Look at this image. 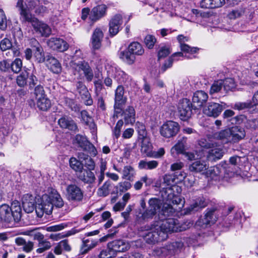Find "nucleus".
I'll use <instances>...</instances> for the list:
<instances>
[{
    "mask_svg": "<svg viewBox=\"0 0 258 258\" xmlns=\"http://www.w3.org/2000/svg\"><path fill=\"white\" fill-rule=\"evenodd\" d=\"M98 244V241L97 239L83 238L80 249V253L82 254L87 253L89 251L95 248Z\"/></svg>",
    "mask_w": 258,
    "mask_h": 258,
    "instance_id": "19",
    "label": "nucleus"
},
{
    "mask_svg": "<svg viewBox=\"0 0 258 258\" xmlns=\"http://www.w3.org/2000/svg\"><path fill=\"white\" fill-rule=\"evenodd\" d=\"M12 214L14 220L18 222L22 217V209L20 203L18 201H14L12 203L11 207Z\"/></svg>",
    "mask_w": 258,
    "mask_h": 258,
    "instance_id": "31",
    "label": "nucleus"
},
{
    "mask_svg": "<svg viewBox=\"0 0 258 258\" xmlns=\"http://www.w3.org/2000/svg\"><path fill=\"white\" fill-rule=\"evenodd\" d=\"M33 94L36 99H38L39 98H42L46 96L43 87L40 85H38L35 87L33 91Z\"/></svg>",
    "mask_w": 258,
    "mask_h": 258,
    "instance_id": "57",
    "label": "nucleus"
},
{
    "mask_svg": "<svg viewBox=\"0 0 258 258\" xmlns=\"http://www.w3.org/2000/svg\"><path fill=\"white\" fill-rule=\"evenodd\" d=\"M142 140L141 150L148 156L149 155L152 149V145L150 142L149 139L147 137L141 138Z\"/></svg>",
    "mask_w": 258,
    "mask_h": 258,
    "instance_id": "45",
    "label": "nucleus"
},
{
    "mask_svg": "<svg viewBox=\"0 0 258 258\" xmlns=\"http://www.w3.org/2000/svg\"><path fill=\"white\" fill-rule=\"evenodd\" d=\"M131 187V183L128 181H125L118 183L116 188L120 192H124L130 189Z\"/></svg>",
    "mask_w": 258,
    "mask_h": 258,
    "instance_id": "63",
    "label": "nucleus"
},
{
    "mask_svg": "<svg viewBox=\"0 0 258 258\" xmlns=\"http://www.w3.org/2000/svg\"><path fill=\"white\" fill-rule=\"evenodd\" d=\"M80 159H83L84 160V165L87 168V170H93L95 168V164L93 160L88 155L84 154H80Z\"/></svg>",
    "mask_w": 258,
    "mask_h": 258,
    "instance_id": "47",
    "label": "nucleus"
},
{
    "mask_svg": "<svg viewBox=\"0 0 258 258\" xmlns=\"http://www.w3.org/2000/svg\"><path fill=\"white\" fill-rule=\"evenodd\" d=\"M136 112L133 106H128L124 111V118L127 123L133 124L135 121Z\"/></svg>",
    "mask_w": 258,
    "mask_h": 258,
    "instance_id": "38",
    "label": "nucleus"
},
{
    "mask_svg": "<svg viewBox=\"0 0 258 258\" xmlns=\"http://www.w3.org/2000/svg\"><path fill=\"white\" fill-rule=\"evenodd\" d=\"M46 64L53 73L59 74L61 73L62 69L61 64L54 57L48 55L46 59Z\"/></svg>",
    "mask_w": 258,
    "mask_h": 258,
    "instance_id": "22",
    "label": "nucleus"
},
{
    "mask_svg": "<svg viewBox=\"0 0 258 258\" xmlns=\"http://www.w3.org/2000/svg\"><path fill=\"white\" fill-rule=\"evenodd\" d=\"M37 246L38 248L36 249V251L37 253H42L44 251L49 249L51 247V244L47 239H43V240L38 242Z\"/></svg>",
    "mask_w": 258,
    "mask_h": 258,
    "instance_id": "46",
    "label": "nucleus"
},
{
    "mask_svg": "<svg viewBox=\"0 0 258 258\" xmlns=\"http://www.w3.org/2000/svg\"><path fill=\"white\" fill-rule=\"evenodd\" d=\"M22 234L33 237L38 242L44 239V236L38 231V228L27 229L21 233Z\"/></svg>",
    "mask_w": 258,
    "mask_h": 258,
    "instance_id": "33",
    "label": "nucleus"
},
{
    "mask_svg": "<svg viewBox=\"0 0 258 258\" xmlns=\"http://www.w3.org/2000/svg\"><path fill=\"white\" fill-rule=\"evenodd\" d=\"M223 85L224 83L222 80L215 81L211 86L209 92L210 94L213 95L220 92L222 87H223Z\"/></svg>",
    "mask_w": 258,
    "mask_h": 258,
    "instance_id": "53",
    "label": "nucleus"
},
{
    "mask_svg": "<svg viewBox=\"0 0 258 258\" xmlns=\"http://www.w3.org/2000/svg\"><path fill=\"white\" fill-rule=\"evenodd\" d=\"M178 57H184L186 58H189V57L186 55H184L181 52H177L174 53L170 57L168 58L166 61H165L163 66L161 67V70L163 72H165L167 69L171 67L174 61H177L179 60L177 58Z\"/></svg>",
    "mask_w": 258,
    "mask_h": 258,
    "instance_id": "30",
    "label": "nucleus"
},
{
    "mask_svg": "<svg viewBox=\"0 0 258 258\" xmlns=\"http://www.w3.org/2000/svg\"><path fill=\"white\" fill-rule=\"evenodd\" d=\"M223 172L222 163L218 166L211 167L207 172L206 174L212 179L218 180Z\"/></svg>",
    "mask_w": 258,
    "mask_h": 258,
    "instance_id": "35",
    "label": "nucleus"
},
{
    "mask_svg": "<svg viewBox=\"0 0 258 258\" xmlns=\"http://www.w3.org/2000/svg\"><path fill=\"white\" fill-rule=\"evenodd\" d=\"M157 42V39L153 35L148 34L144 39V42L149 49H152Z\"/></svg>",
    "mask_w": 258,
    "mask_h": 258,
    "instance_id": "58",
    "label": "nucleus"
},
{
    "mask_svg": "<svg viewBox=\"0 0 258 258\" xmlns=\"http://www.w3.org/2000/svg\"><path fill=\"white\" fill-rule=\"evenodd\" d=\"M225 0H202L200 6L204 9H216L221 7Z\"/></svg>",
    "mask_w": 258,
    "mask_h": 258,
    "instance_id": "28",
    "label": "nucleus"
},
{
    "mask_svg": "<svg viewBox=\"0 0 258 258\" xmlns=\"http://www.w3.org/2000/svg\"><path fill=\"white\" fill-rule=\"evenodd\" d=\"M179 125L173 121H167L162 124L160 128V133L162 136L169 138L177 135L179 131Z\"/></svg>",
    "mask_w": 258,
    "mask_h": 258,
    "instance_id": "7",
    "label": "nucleus"
},
{
    "mask_svg": "<svg viewBox=\"0 0 258 258\" xmlns=\"http://www.w3.org/2000/svg\"><path fill=\"white\" fill-rule=\"evenodd\" d=\"M22 202L24 210L26 213H31L35 209L36 213L39 218H41L44 214H51L53 206L61 208L64 205L60 195L55 189H51L49 195H43L37 205H36L35 197L30 194L24 195Z\"/></svg>",
    "mask_w": 258,
    "mask_h": 258,
    "instance_id": "1",
    "label": "nucleus"
},
{
    "mask_svg": "<svg viewBox=\"0 0 258 258\" xmlns=\"http://www.w3.org/2000/svg\"><path fill=\"white\" fill-rule=\"evenodd\" d=\"M231 143H236L245 137V131L243 127L234 126L230 128Z\"/></svg>",
    "mask_w": 258,
    "mask_h": 258,
    "instance_id": "18",
    "label": "nucleus"
},
{
    "mask_svg": "<svg viewBox=\"0 0 258 258\" xmlns=\"http://www.w3.org/2000/svg\"><path fill=\"white\" fill-rule=\"evenodd\" d=\"M71 66L75 75L78 74L81 76L83 74L88 81L90 82L92 80L94 76L93 72L87 62L85 60L80 61L78 62L72 61Z\"/></svg>",
    "mask_w": 258,
    "mask_h": 258,
    "instance_id": "5",
    "label": "nucleus"
},
{
    "mask_svg": "<svg viewBox=\"0 0 258 258\" xmlns=\"http://www.w3.org/2000/svg\"><path fill=\"white\" fill-rule=\"evenodd\" d=\"M163 200L165 201L164 203H163L160 199L157 198H152L150 199L148 202V207L146 210L143 211L140 210L137 215V220L138 222L144 223L152 220L157 213L159 212L162 206L163 208L164 204L166 203L165 200L163 199ZM173 208L174 212L169 214V215L165 214L162 208V211L163 214L167 216L172 215L175 212V210H177L175 208L173 207Z\"/></svg>",
    "mask_w": 258,
    "mask_h": 258,
    "instance_id": "4",
    "label": "nucleus"
},
{
    "mask_svg": "<svg viewBox=\"0 0 258 258\" xmlns=\"http://www.w3.org/2000/svg\"><path fill=\"white\" fill-rule=\"evenodd\" d=\"M226 107V104L222 103L221 104L211 102L204 109V113L209 116L216 117L221 113L222 111Z\"/></svg>",
    "mask_w": 258,
    "mask_h": 258,
    "instance_id": "10",
    "label": "nucleus"
},
{
    "mask_svg": "<svg viewBox=\"0 0 258 258\" xmlns=\"http://www.w3.org/2000/svg\"><path fill=\"white\" fill-rule=\"evenodd\" d=\"M128 49L135 55H142L144 53V49L142 45L138 42L131 43L128 47Z\"/></svg>",
    "mask_w": 258,
    "mask_h": 258,
    "instance_id": "39",
    "label": "nucleus"
},
{
    "mask_svg": "<svg viewBox=\"0 0 258 258\" xmlns=\"http://www.w3.org/2000/svg\"><path fill=\"white\" fill-rule=\"evenodd\" d=\"M70 165L73 170L79 173L83 169V164L74 157L70 158Z\"/></svg>",
    "mask_w": 258,
    "mask_h": 258,
    "instance_id": "52",
    "label": "nucleus"
},
{
    "mask_svg": "<svg viewBox=\"0 0 258 258\" xmlns=\"http://www.w3.org/2000/svg\"><path fill=\"white\" fill-rule=\"evenodd\" d=\"M233 108L238 110L245 109H252V110H256L251 101H247L245 102H237L234 104Z\"/></svg>",
    "mask_w": 258,
    "mask_h": 258,
    "instance_id": "49",
    "label": "nucleus"
},
{
    "mask_svg": "<svg viewBox=\"0 0 258 258\" xmlns=\"http://www.w3.org/2000/svg\"><path fill=\"white\" fill-rule=\"evenodd\" d=\"M58 123L61 128H67L73 131L78 130V127L75 121L71 118L63 117L60 118Z\"/></svg>",
    "mask_w": 258,
    "mask_h": 258,
    "instance_id": "26",
    "label": "nucleus"
},
{
    "mask_svg": "<svg viewBox=\"0 0 258 258\" xmlns=\"http://www.w3.org/2000/svg\"><path fill=\"white\" fill-rule=\"evenodd\" d=\"M208 169V165L205 161H196L189 166L190 171L196 173H202V174H204L205 171Z\"/></svg>",
    "mask_w": 258,
    "mask_h": 258,
    "instance_id": "29",
    "label": "nucleus"
},
{
    "mask_svg": "<svg viewBox=\"0 0 258 258\" xmlns=\"http://www.w3.org/2000/svg\"><path fill=\"white\" fill-rule=\"evenodd\" d=\"M124 90L123 86L119 85L117 87L115 92V103L114 108L115 109H120L122 107L126 101V97H124Z\"/></svg>",
    "mask_w": 258,
    "mask_h": 258,
    "instance_id": "16",
    "label": "nucleus"
},
{
    "mask_svg": "<svg viewBox=\"0 0 258 258\" xmlns=\"http://www.w3.org/2000/svg\"><path fill=\"white\" fill-rule=\"evenodd\" d=\"M193 222L186 221L181 226L178 220L174 218H168L165 220L156 222L152 224L149 230L147 231L143 238L149 244H154L156 242L163 241L167 238L168 233L177 232L190 228Z\"/></svg>",
    "mask_w": 258,
    "mask_h": 258,
    "instance_id": "2",
    "label": "nucleus"
},
{
    "mask_svg": "<svg viewBox=\"0 0 258 258\" xmlns=\"http://www.w3.org/2000/svg\"><path fill=\"white\" fill-rule=\"evenodd\" d=\"M112 185V182L110 180L106 181L103 185L100 187L97 191L99 197H105L109 195Z\"/></svg>",
    "mask_w": 258,
    "mask_h": 258,
    "instance_id": "37",
    "label": "nucleus"
},
{
    "mask_svg": "<svg viewBox=\"0 0 258 258\" xmlns=\"http://www.w3.org/2000/svg\"><path fill=\"white\" fill-rule=\"evenodd\" d=\"M36 104L37 107L42 111H46L51 107L50 100L46 96L36 99Z\"/></svg>",
    "mask_w": 258,
    "mask_h": 258,
    "instance_id": "40",
    "label": "nucleus"
},
{
    "mask_svg": "<svg viewBox=\"0 0 258 258\" xmlns=\"http://www.w3.org/2000/svg\"><path fill=\"white\" fill-rule=\"evenodd\" d=\"M198 145L205 149H211L217 146V143L213 142L210 138H202L198 141Z\"/></svg>",
    "mask_w": 258,
    "mask_h": 258,
    "instance_id": "44",
    "label": "nucleus"
},
{
    "mask_svg": "<svg viewBox=\"0 0 258 258\" xmlns=\"http://www.w3.org/2000/svg\"><path fill=\"white\" fill-rule=\"evenodd\" d=\"M208 94L203 91L196 92L192 97L194 109L200 108L207 101Z\"/></svg>",
    "mask_w": 258,
    "mask_h": 258,
    "instance_id": "17",
    "label": "nucleus"
},
{
    "mask_svg": "<svg viewBox=\"0 0 258 258\" xmlns=\"http://www.w3.org/2000/svg\"><path fill=\"white\" fill-rule=\"evenodd\" d=\"M7 28V19L4 11L0 9V29L4 31Z\"/></svg>",
    "mask_w": 258,
    "mask_h": 258,
    "instance_id": "62",
    "label": "nucleus"
},
{
    "mask_svg": "<svg viewBox=\"0 0 258 258\" xmlns=\"http://www.w3.org/2000/svg\"><path fill=\"white\" fill-rule=\"evenodd\" d=\"M15 243L18 246H23V250L27 253L31 252L33 249L34 243L32 241H26L22 237H17L15 238Z\"/></svg>",
    "mask_w": 258,
    "mask_h": 258,
    "instance_id": "32",
    "label": "nucleus"
},
{
    "mask_svg": "<svg viewBox=\"0 0 258 258\" xmlns=\"http://www.w3.org/2000/svg\"><path fill=\"white\" fill-rule=\"evenodd\" d=\"M34 55L38 62H43L45 60L44 53L42 46L35 49Z\"/></svg>",
    "mask_w": 258,
    "mask_h": 258,
    "instance_id": "56",
    "label": "nucleus"
},
{
    "mask_svg": "<svg viewBox=\"0 0 258 258\" xmlns=\"http://www.w3.org/2000/svg\"><path fill=\"white\" fill-rule=\"evenodd\" d=\"M12 47V42L8 38H5L0 42V49L4 51L10 49Z\"/></svg>",
    "mask_w": 258,
    "mask_h": 258,
    "instance_id": "60",
    "label": "nucleus"
},
{
    "mask_svg": "<svg viewBox=\"0 0 258 258\" xmlns=\"http://www.w3.org/2000/svg\"><path fill=\"white\" fill-rule=\"evenodd\" d=\"M115 255L110 248L108 247V249L102 250L99 255V258H111L114 256Z\"/></svg>",
    "mask_w": 258,
    "mask_h": 258,
    "instance_id": "64",
    "label": "nucleus"
},
{
    "mask_svg": "<svg viewBox=\"0 0 258 258\" xmlns=\"http://www.w3.org/2000/svg\"><path fill=\"white\" fill-rule=\"evenodd\" d=\"M28 78V73L27 72H22L17 77L16 82L20 87H24L27 84V79Z\"/></svg>",
    "mask_w": 258,
    "mask_h": 258,
    "instance_id": "55",
    "label": "nucleus"
},
{
    "mask_svg": "<svg viewBox=\"0 0 258 258\" xmlns=\"http://www.w3.org/2000/svg\"><path fill=\"white\" fill-rule=\"evenodd\" d=\"M213 139L220 140L223 144L231 143L230 128L214 133Z\"/></svg>",
    "mask_w": 258,
    "mask_h": 258,
    "instance_id": "24",
    "label": "nucleus"
},
{
    "mask_svg": "<svg viewBox=\"0 0 258 258\" xmlns=\"http://www.w3.org/2000/svg\"><path fill=\"white\" fill-rule=\"evenodd\" d=\"M122 24V17L120 14L114 15L109 22V31L111 35H116L119 31V28Z\"/></svg>",
    "mask_w": 258,
    "mask_h": 258,
    "instance_id": "15",
    "label": "nucleus"
},
{
    "mask_svg": "<svg viewBox=\"0 0 258 258\" xmlns=\"http://www.w3.org/2000/svg\"><path fill=\"white\" fill-rule=\"evenodd\" d=\"M0 219L2 221L10 223L13 219L11 209L7 204H3L0 206Z\"/></svg>",
    "mask_w": 258,
    "mask_h": 258,
    "instance_id": "23",
    "label": "nucleus"
},
{
    "mask_svg": "<svg viewBox=\"0 0 258 258\" xmlns=\"http://www.w3.org/2000/svg\"><path fill=\"white\" fill-rule=\"evenodd\" d=\"M209 151L208 158L209 160L220 159L223 156V150L220 148H213Z\"/></svg>",
    "mask_w": 258,
    "mask_h": 258,
    "instance_id": "43",
    "label": "nucleus"
},
{
    "mask_svg": "<svg viewBox=\"0 0 258 258\" xmlns=\"http://www.w3.org/2000/svg\"><path fill=\"white\" fill-rule=\"evenodd\" d=\"M75 142L84 150L87 151L92 149V151H93L95 149L94 146L87 140L86 137L80 134L76 136Z\"/></svg>",
    "mask_w": 258,
    "mask_h": 258,
    "instance_id": "25",
    "label": "nucleus"
},
{
    "mask_svg": "<svg viewBox=\"0 0 258 258\" xmlns=\"http://www.w3.org/2000/svg\"><path fill=\"white\" fill-rule=\"evenodd\" d=\"M163 180L165 184L170 186L166 188L161 193L163 199L166 201V203L163 205V210L165 214L169 215V214L174 212V208L172 205H181V207H179V209H180L183 207L184 201L182 203L181 196L173 193L175 189L177 191L178 189L180 190H181L177 186L174 185L177 182L174 175L166 174L164 176Z\"/></svg>",
    "mask_w": 258,
    "mask_h": 258,
    "instance_id": "3",
    "label": "nucleus"
},
{
    "mask_svg": "<svg viewBox=\"0 0 258 258\" xmlns=\"http://www.w3.org/2000/svg\"><path fill=\"white\" fill-rule=\"evenodd\" d=\"M22 64V60L19 58H17L10 63V69L13 73L18 74L21 71Z\"/></svg>",
    "mask_w": 258,
    "mask_h": 258,
    "instance_id": "50",
    "label": "nucleus"
},
{
    "mask_svg": "<svg viewBox=\"0 0 258 258\" xmlns=\"http://www.w3.org/2000/svg\"><path fill=\"white\" fill-rule=\"evenodd\" d=\"M134 168L129 165L124 167L122 171V178L127 180H131L134 174Z\"/></svg>",
    "mask_w": 258,
    "mask_h": 258,
    "instance_id": "54",
    "label": "nucleus"
},
{
    "mask_svg": "<svg viewBox=\"0 0 258 258\" xmlns=\"http://www.w3.org/2000/svg\"><path fill=\"white\" fill-rule=\"evenodd\" d=\"M78 177L82 182L87 184H92L96 180L95 175L92 170L85 169L78 173Z\"/></svg>",
    "mask_w": 258,
    "mask_h": 258,
    "instance_id": "21",
    "label": "nucleus"
},
{
    "mask_svg": "<svg viewBox=\"0 0 258 258\" xmlns=\"http://www.w3.org/2000/svg\"><path fill=\"white\" fill-rule=\"evenodd\" d=\"M136 126L140 138L146 137V127L143 123L138 121L136 124Z\"/></svg>",
    "mask_w": 258,
    "mask_h": 258,
    "instance_id": "61",
    "label": "nucleus"
},
{
    "mask_svg": "<svg viewBox=\"0 0 258 258\" xmlns=\"http://www.w3.org/2000/svg\"><path fill=\"white\" fill-rule=\"evenodd\" d=\"M216 210L217 209L214 207L208 208L206 210L204 217L207 220L206 222L209 223L210 225L214 224L217 221V216L216 213Z\"/></svg>",
    "mask_w": 258,
    "mask_h": 258,
    "instance_id": "36",
    "label": "nucleus"
},
{
    "mask_svg": "<svg viewBox=\"0 0 258 258\" xmlns=\"http://www.w3.org/2000/svg\"><path fill=\"white\" fill-rule=\"evenodd\" d=\"M82 99L87 105H91L93 104V100L91 98V95L87 90L85 86H83L82 92H80Z\"/></svg>",
    "mask_w": 258,
    "mask_h": 258,
    "instance_id": "51",
    "label": "nucleus"
},
{
    "mask_svg": "<svg viewBox=\"0 0 258 258\" xmlns=\"http://www.w3.org/2000/svg\"><path fill=\"white\" fill-rule=\"evenodd\" d=\"M177 39L179 43V47L181 52L183 53H187L190 54H195L198 52L199 48L196 47H191L188 45L185 44V42L189 40V38L187 36H184L183 35H179Z\"/></svg>",
    "mask_w": 258,
    "mask_h": 258,
    "instance_id": "12",
    "label": "nucleus"
},
{
    "mask_svg": "<svg viewBox=\"0 0 258 258\" xmlns=\"http://www.w3.org/2000/svg\"><path fill=\"white\" fill-rule=\"evenodd\" d=\"M47 44L48 47L54 50L63 52L69 48L68 43L62 39L52 37L47 40Z\"/></svg>",
    "mask_w": 258,
    "mask_h": 258,
    "instance_id": "11",
    "label": "nucleus"
},
{
    "mask_svg": "<svg viewBox=\"0 0 258 258\" xmlns=\"http://www.w3.org/2000/svg\"><path fill=\"white\" fill-rule=\"evenodd\" d=\"M108 247L112 249L115 255L116 252H124L127 250L130 246L123 240H116L108 243Z\"/></svg>",
    "mask_w": 258,
    "mask_h": 258,
    "instance_id": "13",
    "label": "nucleus"
},
{
    "mask_svg": "<svg viewBox=\"0 0 258 258\" xmlns=\"http://www.w3.org/2000/svg\"><path fill=\"white\" fill-rule=\"evenodd\" d=\"M107 7L104 4H101L94 7L91 11L89 19L93 22H96L106 15Z\"/></svg>",
    "mask_w": 258,
    "mask_h": 258,
    "instance_id": "9",
    "label": "nucleus"
},
{
    "mask_svg": "<svg viewBox=\"0 0 258 258\" xmlns=\"http://www.w3.org/2000/svg\"><path fill=\"white\" fill-rule=\"evenodd\" d=\"M158 165V162L155 160L147 161L141 160L139 163V168L140 169L152 170L156 168Z\"/></svg>",
    "mask_w": 258,
    "mask_h": 258,
    "instance_id": "42",
    "label": "nucleus"
},
{
    "mask_svg": "<svg viewBox=\"0 0 258 258\" xmlns=\"http://www.w3.org/2000/svg\"><path fill=\"white\" fill-rule=\"evenodd\" d=\"M119 57L123 61L126 63L131 64L133 63L135 60V55L131 52L128 51H122L119 53Z\"/></svg>",
    "mask_w": 258,
    "mask_h": 258,
    "instance_id": "41",
    "label": "nucleus"
},
{
    "mask_svg": "<svg viewBox=\"0 0 258 258\" xmlns=\"http://www.w3.org/2000/svg\"><path fill=\"white\" fill-rule=\"evenodd\" d=\"M171 52L169 46L163 45L159 47L158 51V60H159L167 56Z\"/></svg>",
    "mask_w": 258,
    "mask_h": 258,
    "instance_id": "48",
    "label": "nucleus"
},
{
    "mask_svg": "<svg viewBox=\"0 0 258 258\" xmlns=\"http://www.w3.org/2000/svg\"><path fill=\"white\" fill-rule=\"evenodd\" d=\"M222 170L224 173V177L231 178L234 176L238 171L237 166L229 165L228 163L222 162Z\"/></svg>",
    "mask_w": 258,
    "mask_h": 258,
    "instance_id": "27",
    "label": "nucleus"
},
{
    "mask_svg": "<svg viewBox=\"0 0 258 258\" xmlns=\"http://www.w3.org/2000/svg\"><path fill=\"white\" fill-rule=\"evenodd\" d=\"M244 13V11L242 8L233 10L228 14V17L230 19H235L242 16Z\"/></svg>",
    "mask_w": 258,
    "mask_h": 258,
    "instance_id": "59",
    "label": "nucleus"
},
{
    "mask_svg": "<svg viewBox=\"0 0 258 258\" xmlns=\"http://www.w3.org/2000/svg\"><path fill=\"white\" fill-rule=\"evenodd\" d=\"M187 138L182 137L178 140V142L171 148V152L172 154L174 153L177 154H183L185 150V146L186 143Z\"/></svg>",
    "mask_w": 258,
    "mask_h": 258,
    "instance_id": "34",
    "label": "nucleus"
},
{
    "mask_svg": "<svg viewBox=\"0 0 258 258\" xmlns=\"http://www.w3.org/2000/svg\"><path fill=\"white\" fill-rule=\"evenodd\" d=\"M66 197L67 200L71 202H80L83 199L84 194L79 186L71 184L67 187Z\"/></svg>",
    "mask_w": 258,
    "mask_h": 258,
    "instance_id": "8",
    "label": "nucleus"
},
{
    "mask_svg": "<svg viewBox=\"0 0 258 258\" xmlns=\"http://www.w3.org/2000/svg\"><path fill=\"white\" fill-rule=\"evenodd\" d=\"M194 107L190 100L186 98L181 99L178 104V112L182 120H186L192 114V108Z\"/></svg>",
    "mask_w": 258,
    "mask_h": 258,
    "instance_id": "6",
    "label": "nucleus"
},
{
    "mask_svg": "<svg viewBox=\"0 0 258 258\" xmlns=\"http://www.w3.org/2000/svg\"><path fill=\"white\" fill-rule=\"evenodd\" d=\"M103 36V33L100 28H97L94 30L90 40V43L93 50H97L100 48Z\"/></svg>",
    "mask_w": 258,
    "mask_h": 258,
    "instance_id": "14",
    "label": "nucleus"
},
{
    "mask_svg": "<svg viewBox=\"0 0 258 258\" xmlns=\"http://www.w3.org/2000/svg\"><path fill=\"white\" fill-rule=\"evenodd\" d=\"M32 27L36 32L42 36L47 37L51 33V29L49 27L38 20L33 21Z\"/></svg>",
    "mask_w": 258,
    "mask_h": 258,
    "instance_id": "20",
    "label": "nucleus"
}]
</instances>
